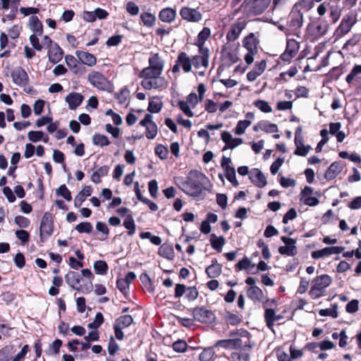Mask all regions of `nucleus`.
Here are the masks:
<instances>
[{"label":"nucleus","instance_id":"38","mask_svg":"<svg viewBox=\"0 0 361 361\" xmlns=\"http://www.w3.org/2000/svg\"><path fill=\"white\" fill-rule=\"evenodd\" d=\"M133 322V319L130 315L125 314L117 318L114 322V324L125 329L128 327Z\"/></svg>","mask_w":361,"mask_h":361},{"label":"nucleus","instance_id":"44","mask_svg":"<svg viewBox=\"0 0 361 361\" xmlns=\"http://www.w3.org/2000/svg\"><path fill=\"white\" fill-rule=\"evenodd\" d=\"M359 74H361V65L356 64L346 76L345 81L349 85L351 84L354 80L357 78Z\"/></svg>","mask_w":361,"mask_h":361},{"label":"nucleus","instance_id":"64","mask_svg":"<svg viewBox=\"0 0 361 361\" xmlns=\"http://www.w3.org/2000/svg\"><path fill=\"white\" fill-rule=\"evenodd\" d=\"M43 137V132L40 130H31L27 134L28 139L33 142H37Z\"/></svg>","mask_w":361,"mask_h":361},{"label":"nucleus","instance_id":"62","mask_svg":"<svg viewBox=\"0 0 361 361\" xmlns=\"http://www.w3.org/2000/svg\"><path fill=\"white\" fill-rule=\"evenodd\" d=\"M156 154L161 159H165L167 158L169 154L168 149L162 145H158L155 149H154Z\"/></svg>","mask_w":361,"mask_h":361},{"label":"nucleus","instance_id":"7","mask_svg":"<svg viewBox=\"0 0 361 361\" xmlns=\"http://www.w3.org/2000/svg\"><path fill=\"white\" fill-rule=\"evenodd\" d=\"M40 239L44 242L53 233V221L51 215L45 213L42 216L40 224Z\"/></svg>","mask_w":361,"mask_h":361},{"label":"nucleus","instance_id":"36","mask_svg":"<svg viewBox=\"0 0 361 361\" xmlns=\"http://www.w3.org/2000/svg\"><path fill=\"white\" fill-rule=\"evenodd\" d=\"M259 129L267 133H276L279 130L276 124L271 123L267 121H262L258 123Z\"/></svg>","mask_w":361,"mask_h":361},{"label":"nucleus","instance_id":"2","mask_svg":"<svg viewBox=\"0 0 361 361\" xmlns=\"http://www.w3.org/2000/svg\"><path fill=\"white\" fill-rule=\"evenodd\" d=\"M357 21V13L355 11H351L345 14L334 32V36L335 39H341L348 34Z\"/></svg>","mask_w":361,"mask_h":361},{"label":"nucleus","instance_id":"51","mask_svg":"<svg viewBox=\"0 0 361 361\" xmlns=\"http://www.w3.org/2000/svg\"><path fill=\"white\" fill-rule=\"evenodd\" d=\"M92 228V225L87 221L81 222L75 226V230L80 233H90Z\"/></svg>","mask_w":361,"mask_h":361},{"label":"nucleus","instance_id":"35","mask_svg":"<svg viewBox=\"0 0 361 361\" xmlns=\"http://www.w3.org/2000/svg\"><path fill=\"white\" fill-rule=\"evenodd\" d=\"M302 25V16L300 13H298L291 16L289 21V27L290 29L297 32Z\"/></svg>","mask_w":361,"mask_h":361},{"label":"nucleus","instance_id":"13","mask_svg":"<svg viewBox=\"0 0 361 361\" xmlns=\"http://www.w3.org/2000/svg\"><path fill=\"white\" fill-rule=\"evenodd\" d=\"M199 55L193 56L191 58L192 66L195 68H200L201 66L205 69L209 66V51H198Z\"/></svg>","mask_w":361,"mask_h":361},{"label":"nucleus","instance_id":"6","mask_svg":"<svg viewBox=\"0 0 361 361\" xmlns=\"http://www.w3.org/2000/svg\"><path fill=\"white\" fill-rule=\"evenodd\" d=\"M192 314L195 320L202 323H212L215 319L213 312L204 307L194 308Z\"/></svg>","mask_w":361,"mask_h":361},{"label":"nucleus","instance_id":"18","mask_svg":"<svg viewBox=\"0 0 361 361\" xmlns=\"http://www.w3.org/2000/svg\"><path fill=\"white\" fill-rule=\"evenodd\" d=\"M344 166L342 161H334L326 171L325 178L327 180L334 179L343 171Z\"/></svg>","mask_w":361,"mask_h":361},{"label":"nucleus","instance_id":"60","mask_svg":"<svg viewBox=\"0 0 361 361\" xmlns=\"http://www.w3.org/2000/svg\"><path fill=\"white\" fill-rule=\"evenodd\" d=\"M199 293L195 286L188 287L185 292V297L189 301H193L198 297Z\"/></svg>","mask_w":361,"mask_h":361},{"label":"nucleus","instance_id":"52","mask_svg":"<svg viewBox=\"0 0 361 361\" xmlns=\"http://www.w3.org/2000/svg\"><path fill=\"white\" fill-rule=\"evenodd\" d=\"M251 124L250 120L239 121L235 128V133L236 135H242L245 133V129Z\"/></svg>","mask_w":361,"mask_h":361},{"label":"nucleus","instance_id":"24","mask_svg":"<svg viewBox=\"0 0 361 361\" xmlns=\"http://www.w3.org/2000/svg\"><path fill=\"white\" fill-rule=\"evenodd\" d=\"M283 318V316L280 314H276L275 311L273 309H267L264 312V319L267 323V326L271 330H273L274 323L279 321Z\"/></svg>","mask_w":361,"mask_h":361},{"label":"nucleus","instance_id":"33","mask_svg":"<svg viewBox=\"0 0 361 361\" xmlns=\"http://www.w3.org/2000/svg\"><path fill=\"white\" fill-rule=\"evenodd\" d=\"M109 171V166H102L95 171L91 176V180L95 183L101 182V178L106 176Z\"/></svg>","mask_w":361,"mask_h":361},{"label":"nucleus","instance_id":"14","mask_svg":"<svg viewBox=\"0 0 361 361\" xmlns=\"http://www.w3.org/2000/svg\"><path fill=\"white\" fill-rule=\"evenodd\" d=\"M246 23L245 21H237L233 24L226 34V39L228 42H233L237 39L245 27Z\"/></svg>","mask_w":361,"mask_h":361},{"label":"nucleus","instance_id":"30","mask_svg":"<svg viewBox=\"0 0 361 361\" xmlns=\"http://www.w3.org/2000/svg\"><path fill=\"white\" fill-rule=\"evenodd\" d=\"M205 271L209 278L218 277L221 273V266L216 259H213L212 264L207 267Z\"/></svg>","mask_w":361,"mask_h":361},{"label":"nucleus","instance_id":"21","mask_svg":"<svg viewBox=\"0 0 361 361\" xmlns=\"http://www.w3.org/2000/svg\"><path fill=\"white\" fill-rule=\"evenodd\" d=\"M75 54L83 65L92 67L97 63V58L92 54L83 51H76Z\"/></svg>","mask_w":361,"mask_h":361},{"label":"nucleus","instance_id":"47","mask_svg":"<svg viewBox=\"0 0 361 361\" xmlns=\"http://www.w3.org/2000/svg\"><path fill=\"white\" fill-rule=\"evenodd\" d=\"M215 354L213 347L207 348L200 353L199 359L200 361H210Z\"/></svg>","mask_w":361,"mask_h":361},{"label":"nucleus","instance_id":"16","mask_svg":"<svg viewBox=\"0 0 361 361\" xmlns=\"http://www.w3.org/2000/svg\"><path fill=\"white\" fill-rule=\"evenodd\" d=\"M249 178L258 188H264L267 182L266 177L258 169H253L249 173Z\"/></svg>","mask_w":361,"mask_h":361},{"label":"nucleus","instance_id":"4","mask_svg":"<svg viewBox=\"0 0 361 361\" xmlns=\"http://www.w3.org/2000/svg\"><path fill=\"white\" fill-rule=\"evenodd\" d=\"M87 80L94 87L106 92L112 90V85L109 80L100 72L92 71L87 76Z\"/></svg>","mask_w":361,"mask_h":361},{"label":"nucleus","instance_id":"43","mask_svg":"<svg viewBox=\"0 0 361 361\" xmlns=\"http://www.w3.org/2000/svg\"><path fill=\"white\" fill-rule=\"evenodd\" d=\"M13 353V346L8 345L0 349V361H9L12 353Z\"/></svg>","mask_w":361,"mask_h":361},{"label":"nucleus","instance_id":"45","mask_svg":"<svg viewBox=\"0 0 361 361\" xmlns=\"http://www.w3.org/2000/svg\"><path fill=\"white\" fill-rule=\"evenodd\" d=\"M94 269L96 274L105 275L108 271V265L106 262L103 260H98L94 262Z\"/></svg>","mask_w":361,"mask_h":361},{"label":"nucleus","instance_id":"8","mask_svg":"<svg viewBox=\"0 0 361 361\" xmlns=\"http://www.w3.org/2000/svg\"><path fill=\"white\" fill-rule=\"evenodd\" d=\"M153 116L147 114L144 118L140 122V125L146 129L145 135L148 139H154L157 135V126L152 121Z\"/></svg>","mask_w":361,"mask_h":361},{"label":"nucleus","instance_id":"28","mask_svg":"<svg viewBox=\"0 0 361 361\" xmlns=\"http://www.w3.org/2000/svg\"><path fill=\"white\" fill-rule=\"evenodd\" d=\"M176 16V12L171 8L162 9L159 13V18L164 23H171L174 20Z\"/></svg>","mask_w":361,"mask_h":361},{"label":"nucleus","instance_id":"15","mask_svg":"<svg viewBox=\"0 0 361 361\" xmlns=\"http://www.w3.org/2000/svg\"><path fill=\"white\" fill-rule=\"evenodd\" d=\"M211 35L209 27H204L198 34L195 40L194 45L198 47V51H209V49L204 47V43Z\"/></svg>","mask_w":361,"mask_h":361},{"label":"nucleus","instance_id":"9","mask_svg":"<svg viewBox=\"0 0 361 361\" xmlns=\"http://www.w3.org/2000/svg\"><path fill=\"white\" fill-rule=\"evenodd\" d=\"M281 240L284 243V246H281L279 248V252L283 255L293 257L297 253V248L295 246L296 240L286 236L281 237Z\"/></svg>","mask_w":361,"mask_h":361},{"label":"nucleus","instance_id":"49","mask_svg":"<svg viewBox=\"0 0 361 361\" xmlns=\"http://www.w3.org/2000/svg\"><path fill=\"white\" fill-rule=\"evenodd\" d=\"M320 316L326 317L330 316L333 318L338 317L337 305L334 304L331 308L322 309L319 312Z\"/></svg>","mask_w":361,"mask_h":361},{"label":"nucleus","instance_id":"12","mask_svg":"<svg viewBox=\"0 0 361 361\" xmlns=\"http://www.w3.org/2000/svg\"><path fill=\"white\" fill-rule=\"evenodd\" d=\"M180 15L183 20L188 22L197 23L202 20V13L195 8L183 7L180 11Z\"/></svg>","mask_w":361,"mask_h":361},{"label":"nucleus","instance_id":"48","mask_svg":"<svg viewBox=\"0 0 361 361\" xmlns=\"http://www.w3.org/2000/svg\"><path fill=\"white\" fill-rule=\"evenodd\" d=\"M250 344H245L238 355V358L242 361H250V351L251 350Z\"/></svg>","mask_w":361,"mask_h":361},{"label":"nucleus","instance_id":"50","mask_svg":"<svg viewBox=\"0 0 361 361\" xmlns=\"http://www.w3.org/2000/svg\"><path fill=\"white\" fill-rule=\"evenodd\" d=\"M92 140L94 145H100L101 147L107 146L110 143L106 136L100 134H95Z\"/></svg>","mask_w":361,"mask_h":361},{"label":"nucleus","instance_id":"3","mask_svg":"<svg viewBox=\"0 0 361 361\" xmlns=\"http://www.w3.org/2000/svg\"><path fill=\"white\" fill-rule=\"evenodd\" d=\"M331 282L332 279L331 276L327 274H323L316 277L312 281V286L309 294L314 299L320 298L323 295L325 289L331 285Z\"/></svg>","mask_w":361,"mask_h":361},{"label":"nucleus","instance_id":"23","mask_svg":"<svg viewBox=\"0 0 361 361\" xmlns=\"http://www.w3.org/2000/svg\"><path fill=\"white\" fill-rule=\"evenodd\" d=\"M83 99V96L78 92H71L66 97V102L68 104V107L71 110L78 108L82 104Z\"/></svg>","mask_w":361,"mask_h":361},{"label":"nucleus","instance_id":"57","mask_svg":"<svg viewBox=\"0 0 361 361\" xmlns=\"http://www.w3.org/2000/svg\"><path fill=\"white\" fill-rule=\"evenodd\" d=\"M56 195L62 196L67 201H71L72 199L71 191L64 184L56 190Z\"/></svg>","mask_w":361,"mask_h":361},{"label":"nucleus","instance_id":"1","mask_svg":"<svg viewBox=\"0 0 361 361\" xmlns=\"http://www.w3.org/2000/svg\"><path fill=\"white\" fill-rule=\"evenodd\" d=\"M208 178L202 172L192 170L185 178H178L176 183L178 188L186 195L199 197L203 190H206V185L209 183Z\"/></svg>","mask_w":361,"mask_h":361},{"label":"nucleus","instance_id":"61","mask_svg":"<svg viewBox=\"0 0 361 361\" xmlns=\"http://www.w3.org/2000/svg\"><path fill=\"white\" fill-rule=\"evenodd\" d=\"M178 107L188 117H192L194 116L193 112L191 111V106L184 101H179L178 104Z\"/></svg>","mask_w":361,"mask_h":361},{"label":"nucleus","instance_id":"46","mask_svg":"<svg viewBox=\"0 0 361 361\" xmlns=\"http://www.w3.org/2000/svg\"><path fill=\"white\" fill-rule=\"evenodd\" d=\"M162 102L159 99H154L149 102L147 110L151 113H159L162 108Z\"/></svg>","mask_w":361,"mask_h":361},{"label":"nucleus","instance_id":"55","mask_svg":"<svg viewBox=\"0 0 361 361\" xmlns=\"http://www.w3.org/2000/svg\"><path fill=\"white\" fill-rule=\"evenodd\" d=\"M104 322V317L102 313H97L94 320L92 322H90L87 324L88 329H98Z\"/></svg>","mask_w":361,"mask_h":361},{"label":"nucleus","instance_id":"25","mask_svg":"<svg viewBox=\"0 0 361 361\" xmlns=\"http://www.w3.org/2000/svg\"><path fill=\"white\" fill-rule=\"evenodd\" d=\"M242 341L240 338L225 339L216 341L214 347H221L226 349H232L240 347Z\"/></svg>","mask_w":361,"mask_h":361},{"label":"nucleus","instance_id":"58","mask_svg":"<svg viewBox=\"0 0 361 361\" xmlns=\"http://www.w3.org/2000/svg\"><path fill=\"white\" fill-rule=\"evenodd\" d=\"M225 171V176L227 180L233 185V186H238V181L235 178V170L234 167L231 169H228Z\"/></svg>","mask_w":361,"mask_h":361},{"label":"nucleus","instance_id":"20","mask_svg":"<svg viewBox=\"0 0 361 361\" xmlns=\"http://www.w3.org/2000/svg\"><path fill=\"white\" fill-rule=\"evenodd\" d=\"M63 54V51L57 43H54V44L49 48V60L51 63L54 64L57 63L62 59Z\"/></svg>","mask_w":361,"mask_h":361},{"label":"nucleus","instance_id":"53","mask_svg":"<svg viewBox=\"0 0 361 361\" xmlns=\"http://www.w3.org/2000/svg\"><path fill=\"white\" fill-rule=\"evenodd\" d=\"M299 43L293 39H288L286 42V49L288 51L296 55L299 49Z\"/></svg>","mask_w":361,"mask_h":361},{"label":"nucleus","instance_id":"34","mask_svg":"<svg viewBox=\"0 0 361 361\" xmlns=\"http://www.w3.org/2000/svg\"><path fill=\"white\" fill-rule=\"evenodd\" d=\"M329 25L326 23H318L312 26V34L316 37H322L326 34Z\"/></svg>","mask_w":361,"mask_h":361},{"label":"nucleus","instance_id":"22","mask_svg":"<svg viewBox=\"0 0 361 361\" xmlns=\"http://www.w3.org/2000/svg\"><path fill=\"white\" fill-rule=\"evenodd\" d=\"M267 68L265 60H262L259 63L256 64L255 68L247 73V78L250 82L255 81L257 77L261 75Z\"/></svg>","mask_w":361,"mask_h":361},{"label":"nucleus","instance_id":"37","mask_svg":"<svg viewBox=\"0 0 361 361\" xmlns=\"http://www.w3.org/2000/svg\"><path fill=\"white\" fill-rule=\"evenodd\" d=\"M158 253L160 256L169 259H172L174 257V252L172 246L166 244L161 245L159 247Z\"/></svg>","mask_w":361,"mask_h":361},{"label":"nucleus","instance_id":"26","mask_svg":"<svg viewBox=\"0 0 361 361\" xmlns=\"http://www.w3.org/2000/svg\"><path fill=\"white\" fill-rule=\"evenodd\" d=\"M247 295L254 302H262L265 299L262 290L257 286L249 287L247 290Z\"/></svg>","mask_w":361,"mask_h":361},{"label":"nucleus","instance_id":"29","mask_svg":"<svg viewBox=\"0 0 361 361\" xmlns=\"http://www.w3.org/2000/svg\"><path fill=\"white\" fill-rule=\"evenodd\" d=\"M243 47L251 54L257 53V41L252 33L244 39Z\"/></svg>","mask_w":361,"mask_h":361},{"label":"nucleus","instance_id":"32","mask_svg":"<svg viewBox=\"0 0 361 361\" xmlns=\"http://www.w3.org/2000/svg\"><path fill=\"white\" fill-rule=\"evenodd\" d=\"M164 66V63L163 60L161 59L158 54H154L149 59V66L153 68L155 70L159 71V72L162 73Z\"/></svg>","mask_w":361,"mask_h":361},{"label":"nucleus","instance_id":"31","mask_svg":"<svg viewBox=\"0 0 361 361\" xmlns=\"http://www.w3.org/2000/svg\"><path fill=\"white\" fill-rule=\"evenodd\" d=\"M30 27L34 32L33 35H42L43 32V25L38 17L36 16H32L30 18Z\"/></svg>","mask_w":361,"mask_h":361},{"label":"nucleus","instance_id":"41","mask_svg":"<svg viewBox=\"0 0 361 361\" xmlns=\"http://www.w3.org/2000/svg\"><path fill=\"white\" fill-rule=\"evenodd\" d=\"M124 227L128 230V234L129 235H133L135 232V224L133 216L131 214H128L126 216V219L123 221Z\"/></svg>","mask_w":361,"mask_h":361},{"label":"nucleus","instance_id":"42","mask_svg":"<svg viewBox=\"0 0 361 361\" xmlns=\"http://www.w3.org/2000/svg\"><path fill=\"white\" fill-rule=\"evenodd\" d=\"M140 19L145 26L151 27L154 25V24L155 23L156 17L154 15H153L150 13L145 12V13H142L140 15Z\"/></svg>","mask_w":361,"mask_h":361},{"label":"nucleus","instance_id":"56","mask_svg":"<svg viewBox=\"0 0 361 361\" xmlns=\"http://www.w3.org/2000/svg\"><path fill=\"white\" fill-rule=\"evenodd\" d=\"M172 348L177 353H184L187 350L188 344L184 340L179 339L173 343Z\"/></svg>","mask_w":361,"mask_h":361},{"label":"nucleus","instance_id":"27","mask_svg":"<svg viewBox=\"0 0 361 361\" xmlns=\"http://www.w3.org/2000/svg\"><path fill=\"white\" fill-rule=\"evenodd\" d=\"M92 188L90 185H86L84 188L77 195L74 200V205L75 207H80L82 202L85 200L87 197L91 195Z\"/></svg>","mask_w":361,"mask_h":361},{"label":"nucleus","instance_id":"59","mask_svg":"<svg viewBox=\"0 0 361 361\" xmlns=\"http://www.w3.org/2000/svg\"><path fill=\"white\" fill-rule=\"evenodd\" d=\"M96 228L98 231L102 233V237H101L99 239L101 240H106L109 233V229L106 224L104 222L98 221L96 224Z\"/></svg>","mask_w":361,"mask_h":361},{"label":"nucleus","instance_id":"63","mask_svg":"<svg viewBox=\"0 0 361 361\" xmlns=\"http://www.w3.org/2000/svg\"><path fill=\"white\" fill-rule=\"evenodd\" d=\"M117 288L124 295L128 293L129 283L124 279H119L116 282Z\"/></svg>","mask_w":361,"mask_h":361},{"label":"nucleus","instance_id":"19","mask_svg":"<svg viewBox=\"0 0 361 361\" xmlns=\"http://www.w3.org/2000/svg\"><path fill=\"white\" fill-rule=\"evenodd\" d=\"M66 283L78 291L84 292L82 286H78L80 282V276L78 272L69 271L66 276Z\"/></svg>","mask_w":361,"mask_h":361},{"label":"nucleus","instance_id":"10","mask_svg":"<svg viewBox=\"0 0 361 361\" xmlns=\"http://www.w3.org/2000/svg\"><path fill=\"white\" fill-rule=\"evenodd\" d=\"M166 82L164 78L161 75L155 76L149 79L143 80L141 85L145 90L161 89L166 87Z\"/></svg>","mask_w":361,"mask_h":361},{"label":"nucleus","instance_id":"11","mask_svg":"<svg viewBox=\"0 0 361 361\" xmlns=\"http://www.w3.org/2000/svg\"><path fill=\"white\" fill-rule=\"evenodd\" d=\"M13 82L20 87L27 85L29 76L22 67H17L11 72Z\"/></svg>","mask_w":361,"mask_h":361},{"label":"nucleus","instance_id":"39","mask_svg":"<svg viewBox=\"0 0 361 361\" xmlns=\"http://www.w3.org/2000/svg\"><path fill=\"white\" fill-rule=\"evenodd\" d=\"M210 243L212 247L217 250L218 252H221L222 250V247L225 244V238L223 236L216 237L215 234H212L210 237Z\"/></svg>","mask_w":361,"mask_h":361},{"label":"nucleus","instance_id":"54","mask_svg":"<svg viewBox=\"0 0 361 361\" xmlns=\"http://www.w3.org/2000/svg\"><path fill=\"white\" fill-rule=\"evenodd\" d=\"M255 106L264 113H270L272 109L269 103L264 100L258 99L255 102Z\"/></svg>","mask_w":361,"mask_h":361},{"label":"nucleus","instance_id":"5","mask_svg":"<svg viewBox=\"0 0 361 361\" xmlns=\"http://www.w3.org/2000/svg\"><path fill=\"white\" fill-rule=\"evenodd\" d=\"M180 68H181L185 73H188L192 70L191 58L184 51L178 54L176 64L172 68V72H179Z\"/></svg>","mask_w":361,"mask_h":361},{"label":"nucleus","instance_id":"17","mask_svg":"<svg viewBox=\"0 0 361 361\" xmlns=\"http://www.w3.org/2000/svg\"><path fill=\"white\" fill-rule=\"evenodd\" d=\"M313 190L311 187L305 186L301 192V201L306 205L314 207L319 204V200L312 197Z\"/></svg>","mask_w":361,"mask_h":361},{"label":"nucleus","instance_id":"40","mask_svg":"<svg viewBox=\"0 0 361 361\" xmlns=\"http://www.w3.org/2000/svg\"><path fill=\"white\" fill-rule=\"evenodd\" d=\"M161 72H159V71L154 69L153 68L148 66L142 69V71L140 73V78H143V80L149 79L151 78H154L155 76L161 75Z\"/></svg>","mask_w":361,"mask_h":361}]
</instances>
